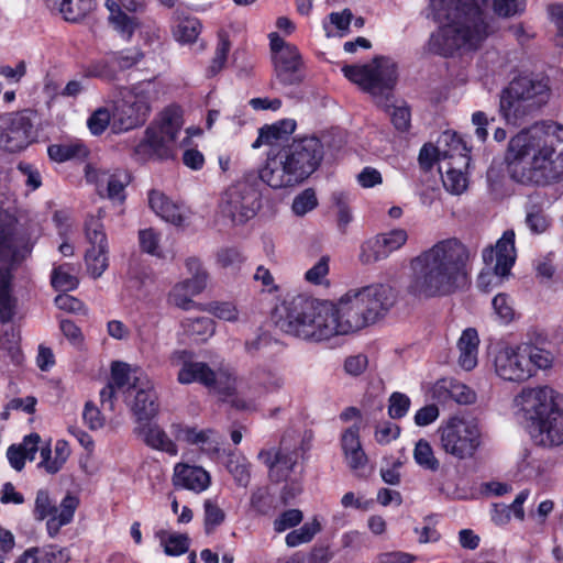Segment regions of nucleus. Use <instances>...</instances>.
Returning a JSON list of instances; mask_svg holds the SVG:
<instances>
[{"instance_id":"f257e3e1","label":"nucleus","mask_w":563,"mask_h":563,"mask_svg":"<svg viewBox=\"0 0 563 563\" xmlns=\"http://www.w3.org/2000/svg\"><path fill=\"white\" fill-rule=\"evenodd\" d=\"M509 177L526 186L563 180V125L542 122L512 136L505 154Z\"/></svg>"},{"instance_id":"f03ea898","label":"nucleus","mask_w":563,"mask_h":563,"mask_svg":"<svg viewBox=\"0 0 563 563\" xmlns=\"http://www.w3.org/2000/svg\"><path fill=\"white\" fill-rule=\"evenodd\" d=\"M429 9L439 24L427 45L432 54L477 49L492 32L489 0H429Z\"/></svg>"},{"instance_id":"7ed1b4c3","label":"nucleus","mask_w":563,"mask_h":563,"mask_svg":"<svg viewBox=\"0 0 563 563\" xmlns=\"http://www.w3.org/2000/svg\"><path fill=\"white\" fill-rule=\"evenodd\" d=\"M470 252L456 239L438 242L411 261L408 291L422 298L446 296L468 283Z\"/></svg>"},{"instance_id":"20e7f679","label":"nucleus","mask_w":563,"mask_h":563,"mask_svg":"<svg viewBox=\"0 0 563 563\" xmlns=\"http://www.w3.org/2000/svg\"><path fill=\"white\" fill-rule=\"evenodd\" d=\"M274 319L283 332L302 340L320 342L340 335L333 302L306 295L284 300Z\"/></svg>"},{"instance_id":"39448f33","label":"nucleus","mask_w":563,"mask_h":563,"mask_svg":"<svg viewBox=\"0 0 563 563\" xmlns=\"http://www.w3.org/2000/svg\"><path fill=\"white\" fill-rule=\"evenodd\" d=\"M397 299L396 289L388 284L349 289L333 302L339 334L355 333L377 323L389 313Z\"/></svg>"},{"instance_id":"423d86ee","label":"nucleus","mask_w":563,"mask_h":563,"mask_svg":"<svg viewBox=\"0 0 563 563\" xmlns=\"http://www.w3.org/2000/svg\"><path fill=\"white\" fill-rule=\"evenodd\" d=\"M323 146L314 136L294 140L276 154L268 155L260 178L274 189L296 186L307 179L320 165Z\"/></svg>"},{"instance_id":"0eeeda50","label":"nucleus","mask_w":563,"mask_h":563,"mask_svg":"<svg viewBox=\"0 0 563 563\" xmlns=\"http://www.w3.org/2000/svg\"><path fill=\"white\" fill-rule=\"evenodd\" d=\"M516 404L533 421L537 445L550 449L563 444V395L549 386L525 388Z\"/></svg>"},{"instance_id":"6e6552de","label":"nucleus","mask_w":563,"mask_h":563,"mask_svg":"<svg viewBox=\"0 0 563 563\" xmlns=\"http://www.w3.org/2000/svg\"><path fill=\"white\" fill-rule=\"evenodd\" d=\"M551 90L544 78H514L499 96V113L508 124L520 125L537 113L550 99Z\"/></svg>"},{"instance_id":"1a4fd4ad","label":"nucleus","mask_w":563,"mask_h":563,"mask_svg":"<svg viewBox=\"0 0 563 563\" xmlns=\"http://www.w3.org/2000/svg\"><path fill=\"white\" fill-rule=\"evenodd\" d=\"M30 253L5 213H0V322H10L16 310V299L11 295V269Z\"/></svg>"},{"instance_id":"9d476101","label":"nucleus","mask_w":563,"mask_h":563,"mask_svg":"<svg viewBox=\"0 0 563 563\" xmlns=\"http://www.w3.org/2000/svg\"><path fill=\"white\" fill-rule=\"evenodd\" d=\"M260 172H249L221 195L219 213L233 225L244 224L261 208Z\"/></svg>"},{"instance_id":"9b49d317","label":"nucleus","mask_w":563,"mask_h":563,"mask_svg":"<svg viewBox=\"0 0 563 563\" xmlns=\"http://www.w3.org/2000/svg\"><path fill=\"white\" fill-rule=\"evenodd\" d=\"M183 126V115L178 108L162 112L157 123L150 125L145 137L135 146L134 154L145 161L153 156L165 159L172 156V144Z\"/></svg>"},{"instance_id":"f8f14e48","label":"nucleus","mask_w":563,"mask_h":563,"mask_svg":"<svg viewBox=\"0 0 563 563\" xmlns=\"http://www.w3.org/2000/svg\"><path fill=\"white\" fill-rule=\"evenodd\" d=\"M342 71L349 80L373 96L386 95L388 98L397 81L396 64L385 57H376L365 65H345Z\"/></svg>"},{"instance_id":"ddd939ff","label":"nucleus","mask_w":563,"mask_h":563,"mask_svg":"<svg viewBox=\"0 0 563 563\" xmlns=\"http://www.w3.org/2000/svg\"><path fill=\"white\" fill-rule=\"evenodd\" d=\"M151 82H142L130 89L125 88L121 95L112 115V129L115 133L129 131L141 126L151 112Z\"/></svg>"},{"instance_id":"4468645a","label":"nucleus","mask_w":563,"mask_h":563,"mask_svg":"<svg viewBox=\"0 0 563 563\" xmlns=\"http://www.w3.org/2000/svg\"><path fill=\"white\" fill-rule=\"evenodd\" d=\"M441 449L459 459L472 457L481 444V430L474 419L450 418L439 429Z\"/></svg>"},{"instance_id":"2eb2a0df","label":"nucleus","mask_w":563,"mask_h":563,"mask_svg":"<svg viewBox=\"0 0 563 563\" xmlns=\"http://www.w3.org/2000/svg\"><path fill=\"white\" fill-rule=\"evenodd\" d=\"M300 450L303 449V439L294 431H287L280 439L278 449L262 450L258 460L269 470V477L274 482H282L289 478L298 464Z\"/></svg>"},{"instance_id":"dca6fc26","label":"nucleus","mask_w":563,"mask_h":563,"mask_svg":"<svg viewBox=\"0 0 563 563\" xmlns=\"http://www.w3.org/2000/svg\"><path fill=\"white\" fill-rule=\"evenodd\" d=\"M515 232L506 231L497 241L495 247H486L483 251V261L487 268L482 271L477 279V286L483 291H488V286L494 278L507 276L515 264Z\"/></svg>"},{"instance_id":"f3484780","label":"nucleus","mask_w":563,"mask_h":563,"mask_svg":"<svg viewBox=\"0 0 563 563\" xmlns=\"http://www.w3.org/2000/svg\"><path fill=\"white\" fill-rule=\"evenodd\" d=\"M170 363L174 366L180 367L177 376L180 384L198 382L207 387H213L225 396H230L234 393L235 387L230 378H228L225 385L222 386L220 378L217 377L214 372L206 363L194 362L191 353L186 350L175 351L170 355Z\"/></svg>"},{"instance_id":"a211bd4d","label":"nucleus","mask_w":563,"mask_h":563,"mask_svg":"<svg viewBox=\"0 0 563 563\" xmlns=\"http://www.w3.org/2000/svg\"><path fill=\"white\" fill-rule=\"evenodd\" d=\"M143 58V52L135 47L110 52L103 57L92 60L86 67L85 73L87 77L114 82L120 79V73L133 68Z\"/></svg>"},{"instance_id":"6ab92c4d","label":"nucleus","mask_w":563,"mask_h":563,"mask_svg":"<svg viewBox=\"0 0 563 563\" xmlns=\"http://www.w3.org/2000/svg\"><path fill=\"white\" fill-rule=\"evenodd\" d=\"M77 506L78 499L71 495H66L57 507L48 493L41 489L36 494L34 515L37 520L48 518L46 522L47 532L51 537H55L63 526L73 520Z\"/></svg>"},{"instance_id":"aec40b11","label":"nucleus","mask_w":563,"mask_h":563,"mask_svg":"<svg viewBox=\"0 0 563 563\" xmlns=\"http://www.w3.org/2000/svg\"><path fill=\"white\" fill-rule=\"evenodd\" d=\"M33 137L32 112L24 110L0 115V148L19 152L25 148Z\"/></svg>"},{"instance_id":"412c9836","label":"nucleus","mask_w":563,"mask_h":563,"mask_svg":"<svg viewBox=\"0 0 563 563\" xmlns=\"http://www.w3.org/2000/svg\"><path fill=\"white\" fill-rule=\"evenodd\" d=\"M495 368L505 380L522 382L531 377L530 362L522 351V344L500 350L495 358Z\"/></svg>"},{"instance_id":"4be33fe9","label":"nucleus","mask_w":563,"mask_h":563,"mask_svg":"<svg viewBox=\"0 0 563 563\" xmlns=\"http://www.w3.org/2000/svg\"><path fill=\"white\" fill-rule=\"evenodd\" d=\"M86 178L88 181L96 183L99 191L106 188L109 199L119 202L124 200V189L130 183V175L125 170L117 168L110 172L88 166Z\"/></svg>"},{"instance_id":"5701e85b","label":"nucleus","mask_w":563,"mask_h":563,"mask_svg":"<svg viewBox=\"0 0 563 563\" xmlns=\"http://www.w3.org/2000/svg\"><path fill=\"white\" fill-rule=\"evenodd\" d=\"M106 7L109 10V21L113 27L125 38H130L139 26L135 16H130L122 11L137 12L143 8L140 0H107Z\"/></svg>"},{"instance_id":"b1692460","label":"nucleus","mask_w":563,"mask_h":563,"mask_svg":"<svg viewBox=\"0 0 563 563\" xmlns=\"http://www.w3.org/2000/svg\"><path fill=\"white\" fill-rule=\"evenodd\" d=\"M172 432L177 441L198 445L208 455H216L220 452L221 441L211 429L198 430L181 423L172 426Z\"/></svg>"},{"instance_id":"393cba45","label":"nucleus","mask_w":563,"mask_h":563,"mask_svg":"<svg viewBox=\"0 0 563 563\" xmlns=\"http://www.w3.org/2000/svg\"><path fill=\"white\" fill-rule=\"evenodd\" d=\"M276 78L286 86L297 85L302 81L301 56L295 48H286L280 54L273 56Z\"/></svg>"},{"instance_id":"a878e982","label":"nucleus","mask_w":563,"mask_h":563,"mask_svg":"<svg viewBox=\"0 0 563 563\" xmlns=\"http://www.w3.org/2000/svg\"><path fill=\"white\" fill-rule=\"evenodd\" d=\"M134 390L135 395L131 404V410L137 422L150 421L158 412L157 395L150 377H147L146 385H139Z\"/></svg>"},{"instance_id":"bb28decb","label":"nucleus","mask_w":563,"mask_h":563,"mask_svg":"<svg viewBox=\"0 0 563 563\" xmlns=\"http://www.w3.org/2000/svg\"><path fill=\"white\" fill-rule=\"evenodd\" d=\"M147 374L140 367H132L126 363L114 362L111 366V380L117 390L123 393L134 390L139 385L147 384Z\"/></svg>"},{"instance_id":"cd10ccee","label":"nucleus","mask_w":563,"mask_h":563,"mask_svg":"<svg viewBox=\"0 0 563 563\" xmlns=\"http://www.w3.org/2000/svg\"><path fill=\"white\" fill-rule=\"evenodd\" d=\"M174 485L201 493L210 485V475L200 466H191L188 464H177L174 473Z\"/></svg>"},{"instance_id":"c85d7f7f","label":"nucleus","mask_w":563,"mask_h":563,"mask_svg":"<svg viewBox=\"0 0 563 563\" xmlns=\"http://www.w3.org/2000/svg\"><path fill=\"white\" fill-rule=\"evenodd\" d=\"M438 150L441 151L443 161L452 159L460 167H467L470 164V150L465 142L451 131L443 132L437 141Z\"/></svg>"},{"instance_id":"c756f323","label":"nucleus","mask_w":563,"mask_h":563,"mask_svg":"<svg viewBox=\"0 0 563 563\" xmlns=\"http://www.w3.org/2000/svg\"><path fill=\"white\" fill-rule=\"evenodd\" d=\"M151 209L166 222L174 225H183L186 214L181 206L173 202L164 192L151 190L148 194Z\"/></svg>"},{"instance_id":"7c9ffc66","label":"nucleus","mask_w":563,"mask_h":563,"mask_svg":"<svg viewBox=\"0 0 563 563\" xmlns=\"http://www.w3.org/2000/svg\"><path fill=\"white\" fill-rule=\"evenodd\" d=\"M342 450L351 470L363 468L367 463V456L360 441V427L354 424L346 429L341 438Z\"/></svg>"},{"instance_id":"2f4dec72","label":"nucleus","mask_w":563,"mask_h":563,"mask_svg":"<svg viewBox=\"0 0 563 563\" xmlns=\"http://www.w3.org/2000/svg\"><path fill=\"white\" fill-rule=\"evenodd\" d=\"M135 432L148 446L164 451L170 455L177 454L176 444L157 424L151 423L150 421L137 422Z\"/></svg>"},{"instance_id":"473e14b6","label":"nucleus","mask_w":563,"mask_h":563,"mask_svg":"<svg viewBox=\"0 0 563 563\" xmlns=\"http://www.w3.org/2000/svg\"><path fill=\"white\" fill-rule=\"evenodd\" d=\"M479 339L477 331L473 328H467L463 331L457 341V349L460 351L459 364L465 371H472L477 365Z\"/></svg>"},{"instance_id":"72a5a7b5","label":"nucleus","mask_w":563,"mask_h":563,"mask_svg":"<svg viewBox=\"0 0 563 563\" xmlns=\"http://www.w3.org/2000/svg\"><path fill=\"white\" fill-rule=\"evenodd\" d=\"M70 454V448L68 443L64 440H58L54 448V456H52V450L49 445L43 446L41 449V457L38 466L44 467L45 471L49 474L57 473Z\"/></svg>"},{"instance_id":"f704fd0d","label":"nucleus","mask_w":563,"mask_h":563,"mask_svg":"<svg viewBox=\"0 0 563 563\" xmlns=\"http://www.w3.org/2000/svg\"><path fill=\"white\" fill-rule=\"evenodd\" d=\"M296 129V122L291 119L280 120L272 125H265L260 129L256 141L252 144L253 148L260 147L262 144H274L285 139Z\"/></svg>"},{"instance_id":"c9c22d12","label":"nucleus","mask_w":563,"mask_h":563,"mask_svg":"<svg viewBox=\"0 0 563 563\" xmlns=\"http://www.w3.org/2000/svg\"><path fill=\"white\" fill-rule=\"evenodd\" d=\"M463 168L455 162H448L439 167L444 188L453 195H461L467 188V177L463 173Z\"/></svg>"},{"instance_id":"e433bc0d","label":"nucleus","mask_w":563,"mask_h":563,"mask_svg":"<svg viewBox=\"0 0 563 563\" xmlns=\"http://www.w3.org/2000/svg\"><path fill=\"white\" fill-rule=\"evenodd\" d=\"M201 32V23L194 16H181L176 13L173 33L175 38L181 43H194Z\"/></svg>"},{"instance_id":"4c0bfd02","label":"nucleus","mask_w":563,"mask_h":563,"mask_svg":"<svg viewBox=\"0 0 563 563\" xmlns=\"http://www.w3.org/2000/svg\"><path fill=\"white\" fill-rule=\"evenodd\" d=\"M164 552L169 556H177L186 553L189 549L190 540L185 533H168L165 530L156 532Z\"/></svg>"},{"instance_id":"58836bf2","label":"nucleus","mask_w":563,"mask_h":563,"mask_svg":"<svg viewBox=\"0 0 563 563\" xmlns=\"http://www.w3.org/2000/svg\"><path fill=\"white\" fill-rule=\"evenodd\" d=\"M48 156L52 161L63 163L74 158L86 157L88 151L80 142H70L64 144H53L47 148Z\"/></svg>"},{"instance_id":"ea45409f","label":"nucleus","mask_w":563,"mask_h":563,"mask_svg":"<svg viewBox=\"0 0 563 563\" xmlns=\"http://www.w3.org/2000/svg\"><path fill=\"white\" fill-rule=\"evenodd\" d=\"M186 267L192 276L180 282V284L185 286L189 294L196 296L207 287L208 274L201 267V263L197 258H188L186 261Z\"/></svg>"},{"instance_id":"a19ab883","label":"nucleus","mask_w":563,"mask_h":563,"mask_svg":"<svg viewBox=\"0 0 563 563\" xmlns=\"http://www.w3.org/2000/svg\"><path fill=\"white\" fill-rule=\"evenodd\" d=\"M77 273L78 269L71 264L55 267L51 277L53 287L60 291L74 290L79 284Z\"/></svg>"},{"instance_id":"79ce46f5","label":"nucleus","mask_w":563,"mask_h":563,"mask_svg":"<svg viewBox=\"0 0 563 563\" xmlns=\"http://www.w3.org/2000/svg\"><path fill=\"white\" fill-rule=\"evenodd\" d=\"M102 210L97 216H89L85 221V236L89 247H108V240L102 224Z\"/></svg>"},{"instance_id":"37998d69","label":"nucleus","mask_w":563,"mask_h":563,"mask_svg":"<svg viewBox=\"0 0 563 563\" xmlns=\"http://www.w3.org/2000/svg\"><path fill=\"white\" fill-rule=\"evenodd\" d=\"M522 351L527 361L530 362L531 376L534 374V369L545 371L552 367L554 362L552 352L529 343L522 344Z\"/></svg>"},{"instance_id":"c03bdc74","label":"nucleus","mask_w":563,"mask_h":563,"mask_svg":"<svg viewBox=\"0 0 563 563\" xmlns=\"http://www.w3.org/2000/svg\"><path fill=\"white\" fill-rule=\"evenodd\" d=\"M88 273L99 278L109 266L108 247H88L85 254Z\"/></svg>"},{"instance_id":"a18cd8bd","label":"nucleus","mask_w":563,"mask_h":563,"mask_svg":"<svg viewBox=\"0 0 563 563\" xmlns=\"http://www.w3.org/2000/svg\"><path fill=\"white\" fill-rule=\"evenodd\" d=\"M231 48V42L229 35L224 31H220L218 34V44L214 51V56L211 59L210 65L207 68V76L213 77L218 75L224 67L228 54Z\"/></svg>"},{"instance_id":"49530a36","label":"nucleus","mask_w":563,"mask_h":563,"mask_svg":"<svg viewBox=\"0 0 563 563\" xmlns=\"http://www.w3.org/2000/svg\"><path fill=\"white\" fill-rule=\"evenodd\" d=\"M413 459L420 467L427 471L435 473L440 470V461L435 457L430 443L423 439L416 443Z\"/></svg>"},{"instance_id":"de8ad7c7","label":"nucleus","mask_w":563,"mask_h":563,"mask_svg":"<svg viewBox=\"0 0 563 563\" xmlns=\"http://www.w3.org/2000/svg\"><path fill=\"white\" fill-rule=\"evenodd\" d=\"M388 254L385 251L384 244L382 243L378 234L366 240L361 245L358 258L362 264H373L386 260Z\"/></svg>"},{"instance_id":"09e8293b","label":"nucleus","mask_w":563,"mask_h":563,"mask_svg":"<svg viewBox=\"0 0 563 563\" xmlns=\"http://www.w3.org/2000/svg\"><path fill=\"white\" fill-rule=\"evenodd\" d=\"M185 332L198 340L205 341L214 332V324L209 317L188 318L183 321Z\"/></svg>"},{"instance_id":"8fccbe9b","label":"nucleus","mask_w":563,"mask_h":563,"mask_svg":"<svg viewBox=\"0 0 563 563\" xmlns=\"http://www.w3.org/2000/svg\"><path fill=\"white\" fill-rule=\"evenodd\" d=\"M95 9V0H60L65 20L76 22Z\"/></svg>"},{"instance_id":"3c124183","label":"nucleus","mask_w":563,"mask_h":563,"mask_svg":"<svg viewBox=\"0 0 563 563\" xmlns=\"http://www.w3.org/2000/svg\"><path fill=\"white\" fill-rule=\"evenodd\" d=\"M321 526L317 519L306 522L298 529L291 530L285 538V542L289 548H295L303 543L310 542L320 531Z\"/></svg>"},{"instance_id":"603ef678","label":"nucleus","mask_w":563,"mask_h":563,"mask_svg":"<svg viewBox=\"0 0 563 563\" xmlns=\"http://www.w3.org/2000/svg\"><path fill=\"white\" fill-rule=\"evenodd\" d=\"M0 351L7 352L12 362L21 363L20 335L14 329L7 330L0 335Z\"/></svg>"},{"instance_id":"864d4df0","label":"nucleus","mask_w":563,"mask_h":563,"mask_svg":"<svg viewBox=\"0 0 563 563\" xmlns=\"http://www.w3.org/2000/svg\"><path fill=\"white\" fill-rule=\"evenodd\" d=\"M525 0H492V9L499 18H512L525 11Z\"/></svg>"},{"instance_id":"5fc2aeb1","label":"nucleus","mask_w":563,"mask_h":563,"mask_svg":"<svg viewBox=\"0 0 563 563\" xmlns=\"http://www.w3.org/2000/svg\"><path fill=\"white\" fill-rule=\"evenodd\" d=\"M205 530L207 534L213 532L216 527L220 526L224 519V511L213 501L207 499L205 501Z\"/></svg>"},{"instance_id":"6e6d98bb","label":"nucleus","mask_w":563,"mask_h":563,"mask_svg":"<svg viewBox=\"0 0 563 563\" xmlns=\"http://www.w3.org/2000/svg\"><path fill=\"white\" fill-rule=\"evenodd\" d=\"M303 519V514L299 509H288L283 511L273 522L274 530L282 533L288 529L297 527Z\"/></svg>"},{"instance_id":"4d7b16f0","label":"nucleus","mask_w":563,"mask_h":563,"mask_svg":"<svg viewBox=\"0 0 563 563\" xmlns=\"http://www.w3.org/2000/svg\"><path fill=\"white\" fill-rule=\"evenodd\" d=\"M331 200L338 210L339 227L345 228L352 221V214L349 208V195L344 191H334L331 196Z\"/></svg>"},{"instance_id":"13d9d810","label":"nucleus","mask_w":563,"mask_h":563,"mask_svg":"<svg viewBox=\"0 0 563 563\" xmlns=\"http://www.w3.org/2000/svg\"><path fill=\"white\" fill-rule=\"evenodd\" d=\"M388 256L404 246L408 240V234L404 229H394L386 233L378 234Z\"/></svg>"},{"instance_id":"bf43d9fd","label":"nucleus","mask_w":563,"mask_h":563,"mask_svg":"<svg viewBox=\"0 0 563 563\" xmlns=\"http://www.w3.org/2000/svg\"><path fill=\"white\" fill-rule=\"evenodd\" d=\"M330 257L321 256L318 262L305 274V279L313 285H322L327 280L330 267Z\"/></svg>"},{"instance_id":"052dcab7","label":"nucleus","mask_w":563,"mask_h":563,"mask_svg":"<svg viewBox=\"0 0 563 563\" xmlns=\"http://www.w3.org/2000/svg\"><path fill=\"white\" fill-rule=\"evenodd\" d=\"M191 297H194V295L189 294L185 286L178 283L170 290L168 300L172 305L180 309L190 310L197 306V303L191 300Z\"/></svg>"},{"instance_id":"680f3d73","label":"nucleus","mask_w":563,"mask_h":563,"mask_svg":"<svg viewBox=\"0 0 563 563\" xmlns=\"http://www.w3.org/2000/svg\"><path fill=\"white\" fill-rule=\"evenodd\" d=\"M318 201L313 189H306L292 202V210L297 216H303L316 208Z\"/></svg>"},{"instance_id":"e2e57ef3","label":"nucleus","mask_w":563,"mask_h":563,"mask_svg":"<svg viewBox=\"0 0 563 563\" xmlns=\"http://www.w3.org/2000/svg\"><path fill=\"white\" fill-rule=\"evenodd\" d=\"M255 379L267 390H276L284 384L282 376L271 368L258 367L254 373Z\"/></svg>"},{"instance_id":"0e129e2a","label":"nucleus","mask_w":563,"mask_h":563,"mask_svg":"<svg viewBox=\"0 0 563 563\" xmlns=\"http://www.w3.org/2000/svg\"><path fill=\"white\" fill-rule=\"evenodd\" d=\"M410 399L401 393H393L389 397L388 415L393 419L402 418L409 410Z\"/></svg>"},{"instance_id":"69168bd1","label":"nucleus","mask_w":563,"mask_h":563,"mask_svg":"<svg viewBox=\"0 0 563 563\" xmlns=\"http://www.w3.org/2000/svg\"><path fill=\"white\" fill-rule=\"evenodd\" d=\"M111 121V114L108 109H97L88 119V128L92 134L99 135L104 132Z\"/></svg>"},{"instance_id":"338daca9","label":"nucleus","mask_w":563,"mask_h":563,"mask_svg":"<svg viewBox=\"0 0 563 563\" xmlns=\"http://www.w3.org/2000/svg\"><path fill=\"white\" fill-rule=\"evenodd\" d=\"M451 400L460 405H471L476 400V394L466 385L452 379Z\"/></svg>"},{"instance_id":"774afa93","label":"nucleus","mask_w":563,"mask_h":563,"mask_svg":"<svg viewBox=\"0 0 563 563\" xmlns=\"http://www.w3.org/2000/svg\"><path fill=\"white\" fill-rule=\"evenodd\" d=\"M85 424L91 429L97 430L103 427L104 418L101 416L100 410L92 401H87L82 412Z\"/></svg>"}]
</instances>
